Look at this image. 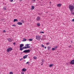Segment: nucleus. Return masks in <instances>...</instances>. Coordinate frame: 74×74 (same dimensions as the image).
<instances>
[{
  "label": "nucleus",
  "mask_w": 74,
  "mask_h": 74,
  "mask_svg": "<svg viewBox=\"0 0 74 74\" xmlns=\"http://www.w3.org/2000/svg\"><path fill=\"white\" fill-rule=\"evenodd\" d=\"M23 49H24V48L23 47L22 48H20V51H22L23 50Z\"/></svg>",
  "instance_id": "obj_16"
},
{
  "label": "nucleus",
  "mask_w": 74,
  "mask_h": 74,
  "mask_svg": "<svg viewBox=\"0 0 74 74\" xmlns=\"http://www.w3.org/2000/svg\"><path fill=\"white\" fill-rule=\"evenodd\" d=\"M72 22H74V19H73L72 20Z\"/></svg>",
  "instance_id": "obj_41"
},
{
  "label": "nucleus",
  "mask_w": 74,
  "mask_h": 74,
  "mask_svg": "<svg viewBox=\"0 0 74 74\" xmlns=\"http://www.w3.org/2000/svg\"><path fill=\"white\" fill-rule=\"evenodd\" d=\"M26 41V39L25 38H23V41Z\"/></svg>",
  "instance_id": "obj_19"
},
{
  "label": "nucleus",
  "mask_w": 74,
  "mask_h": 74,
  "mask_svg": "<svg viewBox=\"0 0 74 74\" xmlns=\"http://www.w3.org/2000/svg\"><path fill=\"white\" fill-rule=\"evenodd\" d=\"M57 7H60L61 6H62V4H58L57 5Z\"/></svg>",
  "instance_id": "obj_11"
},
{
  "label": "nucleus",
  "mask_w": 74,
  "mask_h": 74,
  "mask_svg": "<svg viewBox=\"0 0 74 74\" xmlns=\"http://www.w3.org/2000/svg\"><path fill=\"white\" fill-rule=\"evenodd\" d=\"M58 48V47L57 46H56V47H55L54 48H52V51H54V50L56 49H57Z\"/></svg>",
  "instance_id": "obj_5"
},
{
  "label": "nucleus",
  "mask_w": 74,
  "mask_h": 74,
  "mask_svg": "<svg viewBox=\"0 0 74 74\" xmlns=\"http://www.w3.org/2000/svg\"><path fill=\"white\" fill-rule=\"evenodd\" d=\"M73 5H74V3L73 4Z\"/></svg>",
  "instance_id": "obj_46"
},
{
  "label": "nucleus",
  "mask_w": 74,
  "mask_h": 74,
  "mask_svg": "<svg viewBox=\"0 0 74 74\" xmlns=\"http://www.w3.org/2000/svg\"><path fill=\"white\" fill-rule=\"evenodd\" d=\"M69 48H73V46H71V45H70L69 47Z\"/></svg>",
  "instance_id": "obj_20"
},
{
  "label": "nucleus",
  "mask_w": 74,
  "mask_h": 74,
  "mask_svg": "<svg viewBox=\"0 0 74 74\" xmlns=\"http://www.w3.org/2000/svg\"><path fill=\"white\" fill-rule=\"evenodd\" d=\"M7 40H8L9 42H12V39H11V38H8Z\"/></svg>",
  "instance_id": "obj_7"
},
{
  "label": "nucleus",
  "mask_w": 74,
  "mask_h": 74,
  "mask_svg": "<svg viewBox=\"0 0 74 74\" xmlns=\"http://www.w3.org/2000/svg\"><path fill=\"white\" fill-rule=\"evenodd\" d=\"M28 56V55H25L23 57V59H26Z\"/></svg>",
  "instance_id": "obj_10"
},
{
  "label": "nucleus",
  "mask_w": 74,
  "mask_h": 74,
  "mask_svg": "<svg viewBox=\"0 0 74 74\" xmlns=\"http://www.w3.org/2000/svg\"><path fill=\"white\" fill-rule=\"evenodd\" d=\"M40 33H44V32H40Z\"/></svg>",
  "instance_id": "obj_33"
},
{
  "label": "nucleus",
  "mask_w": 74,
  "mask_h": 74,
  "mask_svg": "<svg viewBox=\"0 0 74 74\" xmlns=\"http://www.w3.org/2000/svg\"><path fill=\"white\" fill-rule=\"evenodd\" d=\"M53 64H51L49 65V67H53Z\"/></svg>",
  "instance_id": "obj_17"
},
{
  "label": "nucleus",
  "mask_w": 74,
  "mask_h": 74,
  "mask_svg": "<svg viewBox=\"0 0 74 74\" xmlns=\"http://www.w3.org/2000/svg\"><path fill=\"white\" fill-rule=\"evenodd\" d=\"M10 74H13V73L12 72H10Z\"/></svg>",
  "instance_id": "obj_30"
},
{
  "label": "nucleus",
  "mask_w": 74,
  "mask_h": 74,
  "mask_svg": "<svg viewBox=\"0 0 74 74\" xmlns=\"http://www.w3.org/2000/svg\"><path fill=\"white\" fill-rule=\"evenodd\" d=\"M23 60V58H21L20 59V60Z\"/></svg>",
  "instance_id": "obj_42"
},
{
  "label": "nucleus",
  "mask_w": 74,
  "mask_h": 74,
  "mask_svg": "<svg viewBox=\"0 0 74 74\" xmlns=\"http://www.w3.org/2000/svg\"><path fill=\"white\" fill-rule=\"evenodd\" d=\"M12 50V49L11 48V47H9L7 49L6 51L8 52H10V51H11Z\"/></svg>",
  "instance_id": "obj_3"
},
{
  "label": "nucleus",
  "mask_w": 74,
  "mask_h": 74,
  "mask_svg": "<svg viewBox=\"0 0 74 74\" xmlns=\"http://www.w3.org/2000/svg\"><path fill=\"white\" fill-rule=\"evenodd\" d=\"M71 15H74V12H71Z\"/></svg>",
  "instance_id": "obj_23"
},
{
  "label": "nucleus",
  "mask_w": 74,
  "mask_h": 74,
  "mask_svg": "<svg viewBox=\"0 0 74 74\" xmlns=\"http://www.w3.org/2000/svg\"><path fill=\"white\" fill-rule=\"evenodd\" d=\"M3 10H6V8L5 7H3Z\"/></svg>",
  "instance_id": "obj_26"
},
{
  "label": "nucleus",
  "mask_w": 74,
  "mask_h": 74,
  "mask_svg": "<svg viewBox=\"0 0 74 74\" xmlns=\"http://www.w3.org/2000/svg\"><path fill=\"white\" fill-rule=\"evenodd\" d=\"M37 20L38 21H40V18L39 16H38L37 18Z\"/></svg>",
  "instance_id": "obj_13"
},
{
  "label": "nucleus",
  "mask_w": 74,
  "mask_h": 74,
  "mask_svg": "<svg viewBox=\"0 0 74 74\" xmlns=\"http://www.w3.org/2000/svg\"><path fill=\"white\" fill-rule=\"evenodd\" d=\"M16 22H18V20L17 19H14V20L13 21L14 22H16Z\"/></svg>",
  "instance_id": "obj_15"
},
{
  "label": "nucleus",
  "mask_w": 74,
  "mask_h": 74,
  "mask_svg": "<svg viewBox=\"0 0 74 74\" xmlns=\"http://www.w3.org/2000/svg\"><path fill=\"white\" fill-rule=\"evenodd\" d=\"M26 64H28L29 65V64H29V62H26Z\"/></svg>",
  "instance_id": "obj_34"
},
{
  "label": "nucleus",
  "mask_w": 74,
  "mask_h": 74,
  "mask_svg": "<svg viewBox=\"0 0 74 74\" xmlns=\"http://www.w3.org/2000/svg\"><path fill=\"white\" fill-rule=\"evenodd\" d=\"M41 61H42V63H44V60H43V59H42Z\"/></svg>",
  "instance_id": "obj_28"
},
{
  "label": "nucleus",
  "mask_w": 74,
  "mask_h": 74,
  "mask_svg": "<svg viewBox=\"0 0 74 74\" xmlns=\"http://www.w3.org/2000/svg\"><path fill=\"white\" fill-rule=\"evenodd\" d=\"M34 59H36L37 58L36 57H34Z\"/></svg>",
  "instance_id": "obj_29"
},
{
  "label": "nucleus",
  "mask_w": 74,
  "mask_h": 74,
  "mask_svg": "<svg viewBox=\"0 0 74 74\" xmlns=\"http://www.w3.org/2000/svg\"><path fill=\"white\" fill-rule=\"evenodd\" d=\"M14 0H10V2H12Z\"/></svg>",
  "instance_id": "obj_35"
},
{
  "label": "nucleus",
  "mask_w": 74,
  "mask_h": 74,
  "mask_svg": "<svg viewBox=\"0 0 74 74\" xmlns=\"http://www.w3.org/2000/svg\"><path fill=\"white\" fill-rule=\"evenodd\" d=\"M32 10H34V6H32Z\"/></svg>",
  "instance_id": "obj_18"
},
{
  "label": "nucleus",
  "mask_w": 74,
  "mask_h": 74,
  "mask_svg": "<svg viewBox=\"0 0 74 74\" xmlns=\"http://www.w3.org/2000/svg\"><path fill=\"white\" fill-rule=\"evenodd\" d=\"M12 26H14L15 27V26H16V25H12Z\"/></svg>",
  "instance_id": "obj_36"
},
{
  "label": "nucleus",
  "mask_w": 74,
  "mask_h": 74,
  "mask_svg": "<svg viewBox=\"0 0 74 74\" xmlns=\"http://www.w3.org/2000/svg\"><path fill=\"white\" fill-rule=\"evenodd\" d=\"M21 73V74H24V72H22Z\"/></svg>",
  "instance_id": "obj_38"
},
{
  "label": "nucleus",
  "mask_w": 74,
  "mask_h": 74,
  "mask_svg": "<svg viewBox=\"0 0 74 74\" xmlns=\"http://www.w3.org/2000/svg\"><path fill=\"white\" fill-rule=\"evenodd\" d=\"M37 25L38 26H40V23H37Z\"/></svg>",
  "instance_id": "obj_22"
},
{
  "label": "nucleus",
  "mask_w": 74,
  "mask_h": 74,
  "mask_svg": "<svg viewBox=\"0 0 74 74\" xmlns=\"http://www.w3.org/2000/svg\"><path fill=\"white\" fill-rule=\"evenodd\" d=\"M29 41H33V39H29Z\"/></svg>",
  "instance_id": "obj_24"
},
{
  "label": "nucleus",
  "mask_w": 74,
  "mask_h": 74,
  "mask_svg": "<svg viewBox=\"0 0 74 74\" xmlns=\"http://www.w3.org/2000/svg\"><path fill=\"white\" fill-rule=\"evenodd\" d=\"M47 48H48V51H49L50 49L51 48V47L49 46Z\"/></svg>",
  "instance_id": "obj_21"
},
{
  "label": "nucleus",
  "mask_w": 74,
  "mask_h": 74,
  "mask_svg": "<svg viewBox=\"0 0 74 74\" xmlns=\"http://www.w3.org/2000/svg\"><path fill=\"white\" fill-rule=\"evenodd\" d=\"M23 46H24V45H23V44H21L20 45V48H22Z\"/></svg>",
  "instance_id": "obj_12"
},
{
  "label": "nucleus",
  "mask_w": 74,
  "mask_h": 74,
  "mask_svg": "<svg viewBox=\"0 0 74 74\" xmlns=\"http://www.w3.org/2000/svg\"><path fill=\"white\" fill-rule=\"evenodd\" d=\"M73 41H71V43H73Z\"/></svg>",
  "instance_id": "obj_44"
},
{
  "label": "nucleus",
  "mask_w": 74,
  "mask_h": 74,
  "mask_svg": "<svg viewBox=\"0 0 74 74\" xmlns=\"http://www.w3.org/2000/svg\"><path fill=\"white\" fill-rule=\"evenodd\" d=\"M49 44V43H46V45H48Z\"/></svg>",
  "instance_id": "obj_39"
},
{
  "label": "nucleus",
  "mask_w": 74,
  "mask_h": 74,
  "mask_svg": "<svg viewBox=\"0 0 74 74\" xmlns=\"http://www.w3.org/2000/svg\"><path fill=\"white\" fill-rule=\"evenodd\" d=\"M36 39L38 40H41V36H36Z\"/></svg>",
  "instance_id": "obj_4"
},
{
  "label": "nucleus",
  "mask_w": 74,
  "mask_h": 74,
  "mask_svg": "<svg viewBox=\"0 0 74 74\" xmlns=\"http://www.w3.org/2000/svg\"><path fill=\"white\" fill-rule=\"evenodd\" d=\"M73 70H74V68H73Z\"/></svg>",
  "instance_id": "obj_47"
},
{
  "label": "nucleus",
  "mask_w": 74,
  "mask_h": 74,
  "mask_svg": "<svg viewBox=\"0 0 74 74\" xmlns=\"http://www.w3.org/2000/svg\"><path fill=\"white\" fill-rule=\"evenodd\" d=\"M30 46H28V47H23L24 48V49H27V48H30Z\"/></svg>",
  "instance_id": "obj_9"
},
{
  "label": "nucleus",
  "mask_w": 74,
  "mask_h": 74,
  "mask_svg": "<svg viewBox=\"0 0 74 74\" xmlns=\"http://www.w3.org/2000/svg\"><path fill=\"white\" fill-rule=\"evenodd\" d=\"M23 71H26V69L25 68H23L22 69Z\"/></svg>",
  "instance_id": "obj_14"
},
{
  "label": "nucleus",
  "mask_w": 74,
  "mask_h": 74,
  "mask_svg": "<svg viewBox=\"0 0 74 74\" xmlns=\"http://www.w3.org/2000/svg\"><path fill=\"white\" fill-rule=\"evenodd\" d=\"M70 64L73 65L74 64V59L71 60L70 62Z\"/></svg>",
  "instance_id": "obj_6"
},
{
  "label": "nucleus",
  "mask_w": 74,
  "mask_h": 74,
  "mask_svg": "<svg viewBox=\"0 0 74 74\" xmlns=\"http://www.w3.org/2000/svg\"><path fill=\"white\" fill-rule=\"evenodd\" d=\"M21 22H22V23H25V21H23V20H21Z\"/></svg>",
  "instance_id": "obj_27"
},
{
  "label": "nucleus",
  "mask_w": 74,
  "mask_h": 74,
  "mask_svg": "<svg viewBox=\"0 0 74 74\" xmlns=\"http://www.w3.org/2000/svg\"><path fill=\"white\" fill-rule=\"evenodd\" d=\"M30 52V50L29 49L25 50L23 51L24 53H29Z\"/></svg>",
  "instance_id": "obj_2"
},
{
  "label": "nucleus",
  "mask_w": 74,
  "mask_h": 74,
  "mask_svg": "<svg viewBox=\"0 0 74 74\" xmlns=\"http://www.w3.org/2000/svg\"><path fill=\"white\" fill-rule=\"evenodd\" d=\"M29 45L28 44H26L25 45V46H26V47H29L28 46H29Z\"/></svg>",
  "instance_id": "obj_25"
},
{
  "label": "nucleus",
  "mask_w": 74,
  "mask_h": 74,
  "mask_svg": "<svg viewBox=\"0 0 74 74\" xmlns=\"http://www.w3.org/2000/svg\"><path fill=\"white\" fill-rule=\"evenodd\" d=\"M69 8L70 11H73V10L74 9V6L70 5L69 6Z\"/></svg>",
  "instance_id": "obj_1"
},
{
  "label": "nucleus",
  "mask_w": 74,
  "mask_h": 74,
  "mask_svg": "<svg viewBox=\"0 0 74 74\" xmlns=\"http://www.w3.org/2000/svg\"><path fill=\"white\" fill-rule=\"evenodd\" d=\"M45 49H46V48H47V47H45Z\"/></svg>",
  "instance_id": "obj_43"
},
{
  "label": "nucleus",
  "mask_w": 74,
  "mask_h": 74,
  "mask_svg": "<svg viewBox=\"0 0 74 74\" xmlns=\"http://www.w3.org/2000/svg\"><path fill=\"white\" fill-rule=\"evenodd\" d=\"M42 48H44V45H42Z\"/></svg>",
  "instance_id": "obj_31"
},
{
  "label": "nucleus",
  "mask_w": 74,
  "mask_h": 74,
  "mask_svg": "<svg viewBox=\"0 0 74 74\" xmlns=\"http://www.w3.org/2000/svg\"><path fill=\"white\" fill-rule=\"evenodd\" d=\"M3 33H5V30H4L3 31Z\"/></svg>",
  "instance_id": "obj_37"
},
{
  "label": "nucleus",
  "mask_w": 74,
  "mask_h": 74,
  "mask_svg": "<svg viewBox=\"0 0 74 74\" xmlns=\"http://www.w3.org/2000/svg\"><path fill=\"white\" fill-rule=\"evenodd\" d=\"M72 46H73V47H74V46L73 45H72Z\"/></svg>",
  "instance_id": "obj_48"
},
{
  "label": "nucleus",
  "mask_w": 74,
  "mask_h": 74,
  "mask_svg": "<svg viewBox=\"0 0 74 74\" xmlns=\"http://www.w3.org/2000/svg\"><path fill=\"white\" fill-rule=\"evenodd\" d=\"M17 24H18V25H22V23L21 22L17 23Z\"/></svg>",
  "instance_id": "obj_8"
},
{
  "label": "nucleus",
  "mask_w": 74,
  "mask_h": 74,
  "mask_svg": "<svg viewBox=\"0 0 74 74\" xmlns=\"http://www.w3.org/2000/svg\"><path fill=\"white\" fill-rule=\"evenodd\" d=\"M32 1H33V3H34V1H36V0H32Z\"/></svg>",
  "instance_id": "obj_32"
},
{
  "label": "nucleus",
  "mask_w": 74,
  "mask_h": 74,
  "mask_svg": "<svg viewBox=\"0 0 74 74\" xmlns=\"http://www.w3.org/2000/svg\"><path fill=\"white\" fill-rule=\"evenodd\" d=\"M15 44H16V43L14 42L13 43V45H15Z\"/></svg>",
  "instance_id": "obj_40"
},
{
  "label": "nucleus",
  "mask_w": 74,
  "mask_h": 74,
  "mask_svg": "<svg viewBox=\"0 0 74 74\" xmlns=\"http://www.w3.org/2000/svg\"><path fill=\"white\" fill-rule=\"evenodd\" d=\"M42 64H43V63H42L41 64L42 66Z\"/></svg>",
  "instance_id": "obj_45"
}]
</instances>
